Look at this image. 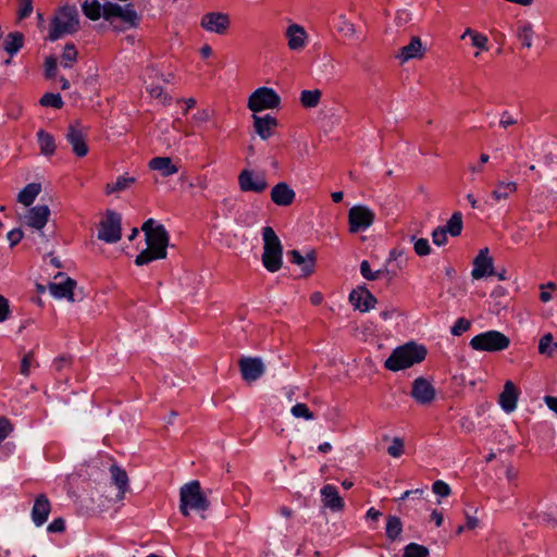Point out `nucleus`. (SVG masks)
I'll return each instance as SVG.
<instances>
[{
  "label": "nucleus",
  "mask_w": 557,
  "mask_h": 557,
  "mask_svg": "<svg viewBox=\"0 0 557 557\" xmlns=\"http://www.w3.org/2000/svg\"><path fill=\"white\" fill-rule=\"evenodd\" d=\"M428 350L423 345L413 342L407 343L395 348L391 356L385 360L384 367L387 370L397 372L422 362L426 357Z\"/></svg>",
  "instance_id": "nucleus-1"
},
{
  "label": "nucleus",
  "mask_w": 557,
  "mask_h": 557,
  "mask_svg": "<svg viewBox=\"0 0 557 557\" xmlns=\"http://www.w3.org/2000/svg\"><path fill=\"white\" fill-rule=\"evenodd\" d=\"M79 28V17L74 5H64L57 10L51 23L47 40L55 41L65 35H72Z\"/></svg>",
  "instance_id": "nucleus-2"
},
{
  "label": "nucleus",
  "mask_w": 557,
  "mask_h": 557,
  "mask_svg": "<svg viewBox=\"0 0 557 557\" xmlns=\"http://www.w3.org/2000/svg\"><path fill=\"white\" fill-rule=\"evenodd\" d=\"M210 502L201 490L198 480L190 481L180 488V512L184 517L190 515V510L203 512L208 510Z\"/></svg>",
  "instance_id": "nucleus-3"
},
{
  "label": "nucleus",
  "mask_w": 557,
  "mask_h": 557,
  "mask_svg": "<svg viewBox=\"0 0 557 557\" xmlns=\"http://www.w3.org/2000/svg\"><path fill=\"white\" fill-rule=\"evenodd\" d=\"M469 345L475 351L498 352L509 347L510 339L504 333L491 330L473 336Z\"/></svg>",
  "instance_id": "nucleus-4"
},
{
  "label": "nucleus",
  "mask_w": 557,
  "mask_h": 557,
  "mask_svg": "<svg viewBox=\"0 0 557 557\" xmlns=\"http://www.w3.org/2000/svg\"><path fill=\"white\" fill-rule=\"evenodd\" d=\"M280 104V95L270 87L257 88L248 99V109L255 114L264 110L276 109Z\"/></svg>",
  "instance_id": "nucleus-5"
},
{
  "label": "nucleus",
  "mask_w": 557,
  "mask_h": 557,
  "mask_svg": "<svg viewBox=\"0 0 557 557\" xmlns=\"http://www.w3.org/2000/svg\"><path fill=\"white\" fill-rule=\"evenodd\" d=\"M121 225V214L115 211L108 210L106 219L99 223L98 239L108 244L117 243L122 237Z\"/></svg>",
  "instance_id": "nucleus-6"
},
{
  "label": "nucleus",
  "mask_w": 557,
  "mask_h": 557,
  "mask_svg": "<svg viewBox=\"0 0 557 557\" xmlns=\"http://www.w3.org/2000/svg\"><path fill=\"white\" fill-rule=\"evenodd\" d=\"M375 220V213L366 206H354L348 211L349 232L358 233L370 227Z\"/></svg>",
  "instance_id": "nucleus-7"
},
{
  "label": "nucleus",
  "mask_w": 557,
  "mask_h": 557,
  "mask_svg": "<svg viewBox=\"0 0 557 557\" xmlns=\"http://www.w3.org/2000/svg\"><path fill=\"white\" fill-rule=\"evenodd\" d=\"M65 138L72 146V150L76 157L83 158L87 156L89 151L86 143L87 135L82 129L79 122H75L69 125Z\"/></svg>",
  "instance_id": "nucleus-8"
},
{
  "label": "nucleus",
  "mask_w": 557,
  "mask_h": 557,
  "mask_svg": "<svg viewBox=\"0 0 557 557\" xmlns=\"http://www.w3.org/2000/svg\"><path fill=\"white\" fill-rule=\"evenodd\" d=\"M200 25L209 33L224 35L230 28L231 21L226 13L209 12L201 17Z\"/></svg>",
  "instance_id": "nucleus-9"
},
{
  "label": "nucleus",
  "mask_w": 557,
  "mask_h": 557,
  "mask_svg": "<svg viewBox=\"0 0 557 557\" xmlns=\"http://www.w3.org/2000/svg\"><path fill=\"white\" fill-rule=\"evenodd\" d=\"M411 397L420 405H429L435 399V388L429 380L423 376L412 382Z\"/></svg>",
  "instance_id": "nucleus-10"
},
{
  "label": "nucleus",
  "mask_w": 557,
  "mask_h": 557,
  "mask_svg": "<svg viewBox=\"0 0 557 557\" xmlns=\"http://www.w3.org/2000/svg\"><path fill=\"white\" fill-rule=\"evenodd\" d=\"M238 184L242 191L263 193L268 188V182L263 175L255 174L250 170H243L238 175Z\"/></svg>",
  "instance_id": "nucleus-11"
},
{
  "label": "nucleus",
  "mask_w": 557,
  "mask_h": 557,
  "mask_svg": "<svg viewBox=\"0 0 557 557\" xmlns=\"http://www.w3.org/2000/svg\"><path fill=\"white\" fill-rule=\"evenodd\" d=\"M61 280L60 282L50 283L49 290L55 298H65L70 301H74V288L76 287V281L66 276L64 273L59 272L55 274L54 280Z\"/></svg>",
  "instance_id": "nucleus-12"
},
{
  "label": "nucleus",
  "mask_w": 557,
  "mask_h": 557,
  "mask_svg": "<svg viewBox=\"0 0 557 557\" xmlns=\"http://www.w3.org/2000/svg\"><path fill=\"white\" fill-rule=\"evenodd\" d=\"M170 236L164 225L158 224L154 226V233H149L146 236L147 247L157 252L158 256L166 258V248L169 246Z\"/></svg>",
  "instance_id": "nucleus-13"
},
{
  "label": "nucleus",
  "mask_w": 557,
  "mask_h": 557,
  "mask_svg": "<svg viewBox=\"0 0 557 557\" xmlns=\"http://www.w3.org/2000/svg\"><path fill=\"white\" fill-rule=\"evenodd\" d=\"M349 301L360 312H368L374 308L376 298L366 286H358L349 294Z\"/></svg>",
  "instance_id": "nucleus-14"
},
{
  "label": "nucleus",
  "mask_w": 557,
  "mask_h": 557,
  "mask_svg": "<svg viewBox=\"0 0 557 557\" xmlns=\"http://www.w3.org/2000/svg\"><path fill=\"white\" fill-rule=\"evenodd\" d=\"M488 253V248H483L474 258L473 269L471 271V275L474 280L494 275L493 258Z\"/></svg>",
  "instance_id": "nucleus-15"
},
{
  "label": "nucleus",
  "mask_w": 557,
  "mask_h": 557,
  "mask_svg": "<svg viewBox=\"0 0 557 557\" xmlns=\"http://www.w3.org/2000/svg\"><path fill=\"white\" fill-rule=\"evenodd\" d=\"M238 366L243 379L247 382H253L264 373V366L260 358L243 357Z\"/></svg>",
  "instance_id": "nucleus-16"
},
{
  "label": "nucleus",
  "mask_w": 557,
  "mask_h": 557,
  "mask_svg": "<svg viewBox=\"0 0 557 557\" xmlns=\"http://www.w3.org/2000/svg\"><path fill=\"white\" fill-rule=\"evenodd\" d=\"M51 511V503L46 494H39L34 500L32 508V520L36 527L44 525Z\"/></svg>",
  "instance_id": "nucleus-17"
},
{
  "label": "nucleus",
  "mask_w": 557,
  "mask_h": 557,
  "mask_svg": "<svg viewBox=\"0 0 557 557\" xmlns=\"http://www.w3.org/2000/svg\"><path fill=\"white\" fill-rule=\"evenodd\" d=\"M295 190L285 182H280L272 187L271 200L278 207H288L294 203Z\"/></svg>",
  "instance_id": "nucleus-18"
},
{
  "label": "nucleus",
  "mask_w": 557,
  "mask_h": 557,
  "mask_svg": "<svg viewBox=\"0 0 557 557\" xmlns=\"http://www.w3.org/2000/svg\"><path fill=\"white\" fill-rule=\"evenodd\" d=\"M253 128L258 136L267 140L273 136L275 128L277 127V119L270 114H265L263 116L253 114Z\"/></svg>",
  "instance_id": "nucleus-19"
},
{
  "label": "nucleus",
  "mask_w": 557,
  "mask_h": 557,
  "mask_svg": "<svg viewBox=\"0 0 557 557\" xmlns=\"http://www.w3.org/2000/svg\"><path fill=\"white\" fill-rule=\"evenodd\" d=\"M50 216V209L48 206H36L28 210L25 215V224L35 230L41 231L47 224Z\"/></svg>",
  "instance_id": "nucleus-20"
},
{
  "label": "nucleus",
  "mask_w": 557,
  "mask_h": 557,
  "mask_svg": "<svg viewBox=\"0 0 557 557\" xmlns=\"http://www.w3.org/2000/svg\"><path fill=\"white\" fill-rule=\"evenodd\" d=\"M321 500L324 507L331 509L334 512L344 510L345 502L339 496L337 487L332 484H326L321 488Z\"/></svg>",
  "instance_id": "nucleus-21"
},
{
  "label": "nucleus",
  "mask_w": 557,
  "mask_h": 557,
  "mask_svg": "<svg viewBox=\"0 0 557 557\" xmlns=\"http://www.w3.org/2000/svg\"><path fill=\"white\" fill-rule=\"evenodd\" d=\"M519 395L520 392L513 382L506 381L504 389L499 395V405L502 409L507 413L512 412L517 408Z\"/></svg>",
  "instance_id": "nucleus-22"
},
{
  "label": "nucleus",
  "mask_w": 557,
  "mask_h": 557,
  "mask_svg": "<svg viewBox=\"0 0 557 557\" xmlns=\"http://www.w3.org/2000/svg\"><path fill=\"white\" fill-rule=\"evenodd\" d=\"M289 261L294 264L300 265L304 276L311 275L314 271L315 265V252L313 250L309 251L306 257H304L299 250L293 249L288 251Z\"/></svg>",
  "instance_id": "nucleus-23"
},
{
  "label": "nucleus",
  "mask_w": 557,
  "mask_h": 557,
  "mask_svg": "<svg viewBox=\"0 0 557 557\" xmlns=\"http://www.w3.org/2000/svg\"><path fill=\"white\" fill-rule=\"evenodd\" d=\"M287 46L290 50H301L306 45L307 33L305 28L298 24H292L285 32Z\"/></svg>",
  "instance_id": "nucleus-24"
},
{
  "label": "nucleus",
  "mask_w": 557,
  "mask_h": 557,
  "mask_svg": "<svg viewBox=\"0 0 557 557\" xmlns=\"http://www.w3.org/2000/svg\"><path fill=\"white\" fill-rule=\"evenodd\" d=\"M425 54V49L422 46L421 39L419 37H412L410 42L404 46L397 58L401 63H405L411 59H421Z\"/></svg>",
  "instance_id": "nucleus-25"
},
{
  "label": "nucleus",
  "mask_w": 557,
  "mask_h": 557,
  "mask_svg": "<svg viewBox=\"0 0 557 557\" xmlns=\"http://www.w3.org/2000/svg\"><path fill=\"white\" fill-rule=\"evenodd\" d=\"M110 473L113 483L119 490L117 498L123 499L129 488L127 472L119 466L112 465L110 467Z\"/></svg>",
  "instance_id": "nucleus-26"
},
{
  "label": "nucleus",
  "mask_w": 557,
  "mask_h": 557,
  "mask_svg": "<svg viewBox=\"0 0 557 557\" xmlns=\"http://www.w3.org/2000/svg\"><path fill=\"white\" fill-rule=\"evenodd\" d=\"M149 168L160 172L162 176H170L178 172V166L169 157H154L149 161Z\"/></svg>",
  "instance_id": "nucleus-27"
},
{
  "label": "nucleus",
  "mask_w": 557,
  "mask_h": 557,
  "mask_svg": "<svg viewBox=\"0 0 557 557\" xmlns=\"http://www.w3.org/2000/svg\"><path fill=\"white\" fill-rule=\"evenodd\" d=\"M123 23H125V27H119L113 25V29L115 32H123L126 28H135L139 25L140 17L138 13L135 11L134 5L132 3L126 4L122 8V13L119 17Z\"/></svg>",
  "instance_id": "nucleus-28"
},
{
  "label": "nucleus",
  "mask_w": 557,
  "mask_h": 557,
  "mask_svg": "<svg viewBox=\"0 0 557 557\" xmlns=\"http://www.w3.org/2000/svg\"><path fill=\"white\" fill-rule=\"evenodd\" d=\"M283 250H263L261 260L263 267L271 273L277 272L283 263Z\"/></svg>",
  "instance_id": "nucleus-29"
},
{
  "label": "nucleus",
  "mask_w": 557,
  "mask_h": 557,
  "mask_svg": "<svg viewBox=\"0 0 557 557\" xmlns=\"http://www.w3.org/2000/svg\"><path fill=\"white\" fill-rule=\"evenodd\" d=\"M518 190V184L513 181H498L495 189L492 191V198L495 201H502L509 198L510 195Z\"/></svg>",
  "instance_id": "nucleus-30"
},
{
  "label": "nucleus",
  "mask_w": 557,
  "mask_h": 557,
  "mask_svg": "<svg viewBox=\"0 0 557 557\" xmlns=\"http://www.w3.org/2000/svg\"><path fill=\"white\" fill-rule=\"evenodd\" d=\"M36 137L40 152L46 157L53 156L57 149L54 137L45 129H39Z\"/></svg>",
  "instance_id": "nucleus-31"
},
{
  "label": "nucleus",
  "mask_w": 557,
  "mask_h": 557,
  "mask_svg": "<svg viewBox=\"0 0 557 557\" xmlns=\"http://www.w3.org/2000/svg\"><path fill=\"white\" fill-rule=\"evenodd\" d=\"M25 36L21 32L9 33L4 39L3 49L11 57L16 54L24 46Z\"/></svg>",
  "instance_id": "nucleus-32"
},
{
  "label": "nucleus",
  "mask_w": 557,
  "mask_h": 557,
  "mask_svg": "<svg viewBox=\"0 0 557 557\" xmlns=\"http://www.w3.org/2000/svg\"><path fill=\"white\" fill-rule=\"evenodd\" d=\"M41 191V185L39 183L27 184L17 195V201L29 207Z\"/></svg>",
  "instance_id": "nucleus-33"
},
{
  "label": "nucleus",
  "mask_w": 557,
  "mask_h": 557,
  "mask_svg": "<svg viewBox=\"0 0 557 557\" xmlns=\"http://www.w3.org/2000/svg\"><path fill=\"white\" fill-rule=\"evenodd\" d=\"M136 178L134 176H129L127 173L120 175L115 182L108 183L106 185V193L108 195L120 193L128 189L133 184H135Z\"/></svg>",
  "instance_id": "nucleus-34"
},
{
  "label": "nucleus",
  "mask_w": 557,
  "mask_h": 557,
  "mask_svg": "<svg viewBox=\"0 0 557 557\" xmlns=\"http://www.w3.org/2000/svg\"><path fill=\"white\" fill-rule=\"evenodd\" d=\"M263 250H283L281 239L271 226L262 228Z\"/></svg>",
  "instance_id": "nucleus-35"
},
{
  "label": "nucleus",
  "mask_w": 557,
  "mask_h": 557,
  "mask_svg": "<svg viewBox=\"0 0 557 557\" xmlns=\"http://www.w3.org/2000/svg\"><path fill=\"white\" fill-rule=\"evenodd\" d=\"M539 354L548 358L557 354V342L554 341L552 333L544 334L539 341Z\"/></svg>",
  "instance_id": "nucleus-36"
},
{
  "label": "nucleus",
  "mask_w": 557,
  "mask_h": 557,
  "mask_svg": "<svg viewBox=\"0 0 557 557\" xmlns=\"http://www.w3.org/2000/svg\"><path fill=\"white\" fill-rule=\"evenodd\" d=\"M403 532V523L399 517L397 516H388L386 519V527H385V535L386 537L395 542L400 537V534Z\"/></svg>",
  "instance_id": "nucleus-37"
},
{
  "label": "nucleus",
  "mask_w": 557,
  "mask_h": 557,
  "mask_svg": "<svg viewBox=\"0 0 557 557\" xmlns=\"http://www.w3.org/2000/svg\"><path fill=\"white\" fill-rule=\"evenodd\" d=\"M321 97L322 91L320 89H305L300 92V103L306 109L317 108L321 101Z\"/></svg>",
  "instance_id": "nucleus-38"
},
{
  "label": "nucleus",
  "mask_w": 557,
  "mask_h": 557,
  "mask_svg": "<svg viewBox=\"0 0 557 557\" xmlns=\"http://www.w3.org/2000/svg\"><path fill=\"white\" fill-rule=\"evenodd\" d=\"M78 52L74 44L67 42L61 54V66L64 69H72L77 62Z\"/></svg>",
  "instance_id": "nucleus-39"
},
{
  "label": "nucleus",
  "mask_w": 557,
  "mask_h": 557,
  "mask_svg": "<svg viewBox=\"0 0 557 557\" xmlns=\"http://www.w3.org/2000/svg\"><path fill=\"white\" fill-rule=\"evenodd\" d=\"M534 36L533 27L530 23H520L517 27V37L521 45L528 49L532 47Z\"/></svg>",
  "instance_id": "nucleus-40"
},
{
  "label": "nucleus",
  "mask_w": 557,
  "mask_h": 557,
  "mask_svg": "<svg viewBox=\"0 0 557 557\" xmlns=\"http://www.w3.org/2000/svg\"><path fill=\"white\" fill-rule=\"evenodd\" d=\"M83 13L91 21H97L102 14V7L98 0L84 1L82 4Z\"/></svg>",
  "instance_id": "nucleus-41"
},
{
  "label": "nucleus",
  "mask_w": 557,
  "mask_h": 557,
  "mask_svg": "<svg viewBox=\"0 0 557 557\" xmlns=\"http://www.w3.org/2000/svg\"><path fill=\"white\" fill-rule=\"evenodd\" d=\"M443 228L449 233L451 236H459L462 232V214L460 211H456L453 213L450 219L447 221V224L443 226Z\"/></svg>",
  "instance_id": "nucleus-42"
},
{
  "label": "nucleus",
  "mask_w": 557,
  "mask_h": 557,
  "mask_svg": "<svg viewBox=\"0 0 557 557\" xmlns=\"http://www.w3.org/2000/svg\"><path fill=\"white\" fill-rule=\"evenodd\" d=\"M32 367H34V368L39 367V362L36 360L35 352L33 350L26 352L23 356V358L21 360V364H20V373L23 376L28 377L30 375Z\"/></svg>",
  "instance_id": "nucleus-43"
},
{
  "label": "nucleus",
  "mask_w": 557,
  "mask_h": 557,
  "mask_svg": "<svg viewBox=\"0 0 557 557\" xmlns=\"http://www.w3.org/2000/svg\"><path fill=\"white\" fill-rule=\"evenodd\" d=\"M467 36H469L471 38V44L472 46L481 49V50H488V47H487V37L483 34H480L471 28H467L465 30V33L462 34L461 38H466Z\"/></svg>",
  "instance_id": "nucleus-44"
},
{
  "label": "nucleus",
  "mask_w": 557,
  "mask_h": 557,
  "mask_svg": "<svg viewBox=\"0 0 557 557\" xmlns=\"http://www.w3.org/2000/svg\"><path fill=\"white\" fill-rule=\"evenodd\" d=\"M429 548L417 543H409L404 548L403 557H429Z\"/></svg>",
  "instance_id": "nucleus-45"
},
{
  "label": "nucleus",
  "mask_w": 557,
  "mask_h": 557,
  "mask_svg": "<svg viewBox=\"0 0 557 557\" xmlns=\"http://www.w3.org/2000/svg\"><path fill=\"white\" fill-rule=\"evenodd\" d=\"M161 259H165V258L158 256L154 250L147 247L146 249H144L136 256L135 264L138 267H141V265L148 264L154 260H161Z\"/></svg>",
  "instance_id": "nucleus-46"
},
{
  "label": "nucleus",
  "mask_w": 557,
  "mask_h": 557,
  "mask_svg": "<svg viewBox=\"0 0 557 557\" xmlns=\"http://www.w3.org/2000/svg\"><path fill=\"white\" fill-rule=\"evenodd\" d=\"M39 104L42 107H51L54 109H61L64 104L60 94L46 92L39 99Z\"/></svg>",
  "instance_id": "nucleus-47"
},
{
  "label": "nucleus",
  "mask_w": 557,
  "mask_h": 557,
  "mask_svg": "<svg viewBox=\"0 0 557 557\" xmlns=\"http://www.w3.org/2000/svg\"><path fill=\"white\" fill-rule=\"evenodd\" d=\"M122 5L113 2H106L102 5V16L104 20L110 21L112 23V18H117L122 13Z\"/></svg>",
  "instance_id": "nucleus-48"
},
{
  "label": "nucleus",
  "mask_w": 557,
  "mask_h": 557,
  "mask_svg": "<svg viewBox=\"0 0 557 557\" xmlns=\"http://www.w3.org/2000/svg\"><path fill=\"white\" fill-rule=\"evenodd\" d=\"M290 412L295 418H302L305 420L314 419L313 412L304 403H297L296 405H294L290 409Z\"/></svg>",
  "instance_id": "nucleus-49"
},
{
  "label": "nucleus",
  "mask_w": 557,
  "mask_h": 557,
  "mask_svg": "<svg viewBox=\"0 0 557 557\" xmlns=\"http://www.w3.org/2000/svg\"><path fill=\"white\" fill-rule=\"evenodd\" d=\"M149 95L158 99L162 104H170L171 103V97L164 91V88L162 86H151L148 88Z\"/></svg>",
  "instance_id": "nucleus-50"
},
{
  "label": "nucleus",
  "mask_w": 557,
  "mask_h": 557,
  "mask_svg": "<svg viewBox=\"0 0 557 557\" xmlns=\"http://www.w3.org/2000/svg\"><path fill=\"white\" fill-rule=\"evenodd\" d=\"M405 451V443L400 437H394L387 447V454L393 458H399Z\"/></svg>",
  "instance_id": "nucleus-51"
},
{
  "label": "nucleus",
  "mask_w": 557,
  "mask_h": 557,
  "mask_svg": "<svg viewBox=\"0 0 557 557\" xmlns=\"http://www.w3.org/2000/svg\"><path fill=\"white\" fill-rule=\"evenodd\" d=\"M414 242L413 249L419 257L428 256L431 252V247L426 238H416L412 236Z\"/></svg>",
  "instance_id": "nucleus-52"
},
{
  "label": "nucleus",
  "mask_w": 557,
  "mask_h": 557,
  "mask_svg": "<svg viewBox=\"0 0 557 557\" xmlns=\"http://www.w3.org/2000/svg\"><path fill=\"white\" fill-rule=\"evenodd\" d=\"M58 62L53 55L47 57L45 60V76L48 79H52L57 76Z\"/></svg>",
  "instance_id": "nucleus-53"
},
{
  "label": "nucleus",
  "mask_w": 557,
  "mask_h": 557,
  "mask_svg": "<svg viewBox=\"0 0 557 557\" xmlns=\"http://www.w3.org/2000/svg\"><path fill=\"white\" fill-rule=\"evenodd\" d=\"M471 326V322L466 318H459L451 326L450 332L454 336H460L462 333L467 332Z\"/></svg>",
  "instance_id": "nucleus-54"
},
{
  "label": "nucleus",
  "mask_w": 557,
  "mask_h": 557,
  "mask_svg": "<svg viewBox=\"0 0 557 557\" xmlns=\"http://www.w3.org/2000/svg\"><path fill=\"white\" fill-rule=\"evenodd\" d=\"M361 275L369 281H375L379 278L381 271H372L368 260H363L360 264Z\"/></svg>",
  "instance_id": "nucleus-55"
},
{
  "label": "nucleus",
  "mask_w": 557,
  "mask_h": 557,
  "mask_svg": "<svg viewBox=\"0 0 557 557\" xmlns=\"http://www.w3.org/2000/svg\"><path fill=\"white\" fill-rule=\"evenodd\" d=\"M432 491L441 497H447L451 493L450 486L442 480H437L433 483Z\"/></svg>",
  "instance_id": "nucleus-56"
},
{
  "label": "nucleus",
  "mask_w": 557,
  "mask_h": 557,
  "mask_svg": "<svg viewBox=\"0 0 557 557\" xmlns=\"http://www.w3.org/2000/svg\"><path fill=\"white\" fill-rule=\"evenodd\" d=\"M13 425L5 417H0V445L11 434Z\"/></svg>",
  "instance_id": "nucleus-57"
},
{
  "label": "nucleus",
  "mask_w": 557,
  "mask_h": 557,
  "mask_svg": "<svg viewBox=\"0 0 557 557\" xmlns=\"http://www.w3.org/2000/svg\"><path fill=\"white\" fill-rule=\"evenodd\" d=\"M447 232L443 228V226H437L432 232V240L437 246H443L447 243Z\"/></svg>",
  "instance_id": "nucleus-58"
},
{
  "label": "nucleus",
  "mask_w": 557,
  "mask_h": 557,
  "mask_svg": "<svg viewBox=\"0 0 557 557\" xmlns=\"http://www.w3.org/2000/svg\"><path fill=\"white\" fill-rule=\"evenodd\" d=\"M21 7L17 11L18 20L28 17L33 12V0H21Z\"/></svg>",
  "instance_id": "nucleus-59"
},
{
  "label": "nucleus",
  "mask_w": 557,
  "mask_h": 557,
  "mask_svg": "<svg viewBox=\"0 0 557 557\" xmlns=\"http://www.w3.org/2000/svg\"><path fill=\"white\" fill-rule=\"evenodd\" d=\"M72 364V358L70 356H60L53 360V368L57 372H61L65 368Z\"/></svg>",
  "instance_id": "nucleus-60"
},
{
  "label": "nucleus",
  "mask_w": 557,
  "mask_h": 557,
  "mask_svg": "<svg viewBox=\"0 0 557 557\" xmlns=\"http://www.w3.org/2000/svg\"><path fill=\"white\" fill-rule=\"evenodd\" d=\"M65 530V521L62 518H57L47 527L49 533H61Z\"/></svg>",
  "instance_id": "nucleus-61"
},
{
  "label": "nucleus",
  "mask_w": 557,
  "mask_h": 557,
  "mask_svg": "<svg viewBox=\"0 0 557 557\" xmlns=\"http://www.w3.org/2000/svg\"><path fill=\"white\" fill-rule=\"evenodd\" d=\"M7 237H8V240L10 242V246L14 247L22 240L23 232L21 228H13L8 233Z\"/></svg>",
  "instance_id": "nucleus-62"
},
{
  "label": "nucleus",
  "mask_w": 557,
  "mask_h": 557,
  "mask_svg": "<svg viewBox=\"0 0 557 557\" xmlns=\"http://www.w3.org/2000/svg\"><path fill=\"white\" fill-rule=\"evenodd\" d=\"M517 124V120L512 117V115L508 112V111H505L502 113V116H500V120H499V125L503 127V128H507L511 125H515Z\"/></svg>",
  "instance_id": "nucleus-63"
},
{
  "label": "nucleus",
  "mask_w": 557,
  "mask_h": 557,
  "mask_svg": "<svg viewBox=\"0 0 557 557\" xmlns=\"http://www.w3.org/2000/svg\"><path fill=\"white\" fill-rule=\"evenodd\" d=\"M9 313V301L7 298L0 295V322L5 321L8 319Z\"/></svg>",
  "instance_id": "nucleus-64"
}]
</instances>
